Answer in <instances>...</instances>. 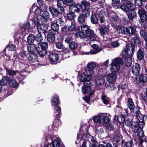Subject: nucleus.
<instances>
[{"mask_svg":"<svg viewBox=\"0 0 147 147\" xmlns=\"http://www.w3.org/2000/svg\"><path fill=\"white\" fill-rule=\"evenodd\" d=\"M122 59L120 57H117L112 59L110 65V70L112 72H115L119 71L120 67V65L123 63Z\"/></svg>","mask_w":147,"mask_h":147,"instance_id":"1","label":"nucleus"},{"mask_svg":"<svg viewBox=\"0 0 147 147\" xmlns=\"http://www.w3.org/2000/svg\"><path fill=\"white\" fill-rule=\"evenodd\" d=\"M94 73V71L92 70H91L89 69L85 70L84 74L82 75L80 79V80L81 82H84V85L86 84H91L90 80L92 78L91 76Z\"/></svg>","mask_w":147,"mask_h":147,"instance_id":"2","label":"nucleus"},{"mask_svg":"<svg viewBox=\"0 0 147 147\" xmlns=\"http://www.w3.org/2000/svg\"><path fill=\"white\" fill-rule=\"evenodd\" d=\"M135 45L133 44H127L126 45L125 48L122 51L123 55L132 56L134 53Z\"/></svg>","mask_w":147,"mask_h":147,"instance_id":"3","label":"nucleus"},{"mask_svg":"<svg viewBox=\"0 0 147 147\" xmlns=\"http://www.w3.org/2000/svg\"><path fill=\"white\" fill-rule=\"evenodd\" d=\"M58 33V32L54 30H49L47 34V39L50 42H53L55 39L56 36Z\"/></svg>","mask_w":147,"mask_h":147,"instance_id":"4","label":"nucleus"},{"mask_svg":"<svg viewBox=\"0 0 147 147\" xmlns=\"http://www.w3.org/2000/svg\"><path fill=\"white\" fill-rule=\"evenodd\" d=\"M83 84L84 86L82 88V92L83 94H89L90 96L93 95L94 93V91H91V88L90 87L91 84L89 85L86 84V85H84V82Z\"/></svg>","mask_w":147,"mask_h":147,"instance_id":"5","label":"nucleus"},{"mask_svg":"<svg viewBox=\"0 0 147 147\" xmlns=\"http://www.w3.org/2000/svg\"><path fill=\"white\" fill-rule=\"evenodd\" d=\"M79 7L82 9L90 10V5L89 2L86 1H83L81 2V4H78Z\"/></svg>","mask_w":147,"mask_h":147,"instance_id":"6","label":"nucleus"},{"mask_svg":"<svg viewBox=\"0 0 147 147\" xmlns=\"http://www.w3.org/2000/svg\"><path fill=\"white\" fill-rule=\"evenodd\" d=\"M81 29L82 31L85 32L86 34L92 35L94 33V31L90 29L87 24H83L81 25Z\"/></svg>","mask_w":147,"mask_h":147,"instance_id":"7","label":"nucleus"},{"mask_svg":"<svg viewBox=\"0 0 147 147\" xmlns=\"http://www.w3.org/2000/svg\"><path fill=\"white\" fill-rule=\"evenodd\" d=\"M134 5L132 3H125L122 7V10L125 12H128L132 9Z\"/></svg>","mask_w":147,"mask_h":147,"instance_id":"8","label":"nucleus"},{"mask_svg":"<svg viewBox=\"0 0 147 147\" xmlns=\"http://www.w3.org/2000/svg\"><path fill=\"white\" fill-rule=\"evenodd\" d=\"M127 105L132 113L134 112L136 110V108H138L137 107L135 106L134 102L131 98H128L127 102Z\"/></svg>","mask_w":147,"mask_h":147,"instance_id":"9","label":"nucleus"},{"mask_svg":"<svg viewBox=\"0 0 147 147\" xmlns=\"http://www.w3.org/2000/svg\"><path fill=\"white\" fill-rule=\"evenodd\" d=\"M141 66L139 63H136L134 65L132 68V71L133 74L135 75H138L140 73Z\"/></svg>","mask_w":147,"mask_h":147,"instance_id":"10","label":"nucleus"},{"mask_svg":"<svg viewBox=\"0 0 147 147\" xmlns=\"http://www.w3.org/2000/svg\"><path fill=\"white\" fill-rule=\"evenodd\" d=\"M39 32L42 33L45 35V33L48 32V27L47 25H43L40 24L37 27Z\"/></svg>","mask_w":147,"mask_h":147,"instance_id":"11","label":"nucleus"},{"mask_svg":"<svg viewBox=\"0 0 147 147\" xmlns=\"http://www.w3.org/2000/svg\"><path fill=\"white\" fill-rule=\"evenodd\" d=\"M49 11L53 16H57L59 14H61L63 12H61V11L59 8H55L52 7H50L49 8Z\"/></svg>","mask_w":147,"mask_h":147,"instance_id":"12","label":"nucleus"},{"mask_svg":"<svg viewBox=\"0 0 147 147\" xmlns=\"http://www.w3.org/2000/svg\"><path fill=\"white\" fill-rule=\"evenodd\" d=\"M138 13L142 21L144 22L147 20V15L144 9H139L138 11Z\"/></svg>","mask_w":147,"mask_h":147,"instance_id":"13","label":"nucleus"},{"mask_svg":"<svg viewBox=\"0 0 147 147\" xmlns=\"http://www.w3.org/2000/svg\"><path fill=\"white\" fill-rule=\"evenodd\" d=\"M117 78V74L116 73H111L108 74L107 80L110 83L115 81Z\"/></svg>","mask_w":147,"mask_h":147,"instance_id":"14","label":"nucleus"},{"mask_svg":"<svg viewBox=\"0 0 147 147\" xmlns=\"http://www.w3.org/2000/svg\"><path fill=\"white\" fill-rule=\"evenodd\" d=\"M109 25L107 26H103L98 28V30L102 36H103L105 34L107 33L109 31Z\"/></svg>","mask_w":147,"mask_h":147,"instance_id":"15","label":"nucleus"},{"mask_svg":"<svg viewBox=\"0 0 147 147\" xmlns=\"http://www.w3.org/2000/svg\"><path fill=\"white\" fill-rule=\"evenodd\" d=\"M104 78L101 76L98 77L95 80V83L97 86H100L103 84L105 82Z\"/></svg>","mask_w":147,"mask_h":147,"instance_id":"16","label":"nucleus"},{"mask_svg":"<svg viewBox=\"0 0 147 147\" xmlns=\"http://www.w3.org/2000/svg\"><path fill=\"white\" fill-rule=\"evenodd\" d=\"M11 80V78L7 76H5L0 81V84L4 86L7 84H9L10 81Z\"/></svg>","mask_w":147,"mask_h":147,"instance_id":"17","label":"nucleus"},{"mask_svg":"<svg viewBox=\"0 0 147 147\" xmlns=\"http://www.w3.org/2000/svg\"><path fill=\"white\" fill-rule=\"evenodd\" d=\"M124 56L125 57V64L126 67H129L131 66L132 63V59L131 57V56Z\"/></svg>","mask_w":147,"mask_h":147,"instance_id":"18","label":"nucleus"},{"mask_svg":"<svg viewBox=\"0 0 147 147\" xmlns=\"http://www.w3.org/2000/svg\"><path fill=\"white\" fill-rule=\"evenodd\" d=\"M78 6L76 5L74 3L69 6V10L71 11L74 13H78L80 11V9Z\"/></svg>","mask_w":147,"mask_h":147,"instance_id":"19","label":"nucleus"},{"mask_svg":"<svg viewBox=\"0 0 147 147\" xmlns=\"http://www.w3.org/2000/svg\"><path fill=\"white\" fill-rule=\"evenodd\" d=\"M144 49H139L137 52V59L140 61L142 60L144 57Z\"/></svg>","mask_w":147,"mask_h":147,"instance_id":"20","label":"nucleus"},{"mask_svg":"<svg viewBox=\"0 0 147 147\" xmlns=\"http://www.w3.org/2000/svg\"><path fill=\"white\" fill-rule=\"evenodd\" d=\"M128 18L130 20H132L136 16V11L133 9L128 11L127 13Z\"/></svg>","mask_w":147,"mask_h":147,"instance_id":"21","label":"nucleus"},{"mask_svg":"<svg viewBox=\"0 0 147 147\" xmlns=\"http://www.w3.org/2000/svg\"><path fill=\"white\" fill-rule=\"evenodd\" d=\"M93 49L90 51V53L92 54H95L99 52L100 51V49L98 45L94 44L92 46Z\"/></svg>","mask_w":147,"mask_h":147,"instance_id":"22","label":"nucleus"},{"mask_svg":"<svg viewBox=\"0 0 147 147\" xmlns=\"http://www.w3.org/2000/svg\"><path fill=\"white\" fill-rule=\"evenodd\" d=\"M58 59V55L55 53L51 54L49 56V59L51 62L55 63Z\"/></svg>","mask_w":147,"mask_h":147,"instance_id":"23","label":"nucleus"},{"mask_svg":"<svg viewBox=\"0 0 147 147\" xmlns=\"http://www.w3.org/2000/svg\"><path fill=\"white\" fill-rule=\"evenodd\" d=\"M133 113H134V116L139 121L142 120L143 116L140 113L138 108H136V110Z\"/></svg>","mask_w":147,"mask_h":147,"instance_id":"24","label":"nucleus"},{"mask_svg":"<svg viewBox=\"0 0 147 147\" xmlns=\"http://www.w3.org/2000/svg\"><path fill=\"white\" fill-rule=\"evenodd\" d=\"M136 27L135 26H129L126 27L127 34H134L135 32Z\"/></svg>","mask_w":147,"mask_h":147,"instance_id":"25","label":"nucleus"},{"mask_svg":"<svg viewBox=\"0 0 147 147\" xmlns=\"http://www.w3.org/2000/svg\"><path fill=\"white\" fill-rule=\"evenodd\" d=\"M101 122L105 124H107L109 122V119L107 115L103 114L100 115Z\"/></svg>","mask_w":147,"mask_h":147,"instance_id":"26","label":"nucleus"},{"mask_svg":"<svg viewBox=\"0 0 147 147\" xmlns=\"http://www.w3.org/2000/svg\"><path fill=\"white\" fill-rule=\"evenodd\" d=\"M64 2L61 0H57V5L58 8L61 11V12H63L64 11V8L63 7Z\"/></svg>","mask_w":147,"mask_h":147,"instance_id":"27","label":"nucleus"},{"mask_svg":"<svg viewBox=\"0 0 147 147\" xmlns=\"http://www.w3.org/2000/svg\"><path fill=\"white\" fill-rule=\"evenodd\" d=\"M37 47V44H29L27 46V48L29 52L30 53H33V52L34 51L35 49H36V48Z\"/></svg>","mask_w":147,"mask_h":147,"instance_id":"28","label":"nucleus"},{"mask_svg":"<svg viewBox=\"0 0 147 147\" xmlns=\"http://www.w3.org/2000/svg\"><path fill=\"white\" fill-rule=\"evenodd\" d=\"M51 25L52 30H54V31L58 32L59 29V25L55 20L51 22Z\"/></svg>","mask_w":147,"mask_h":147,"instance_id":"29","label":"nucleus"},{"mask_svg":"<svg viewBox=\"0 0 147 147\" xmlns=\"http://www.w3.org/2000/svg\"><path fill=\"white\" fill-rule=\"evenodd\" d=\"M37 46V47H39L42 50H46L48 47V44L46 42L38 43Z\"/></svg>","mask_w":147,"mask_h":147,"instance_id":"30","label":"nucleus"},{"mask_svg":"<svg viewBox=\"0 0 147 147\" xmlns=\"http://www.w3.org/2000/svg\"><path fill=\"white\" fill-rule=\"evenodd\" d=\"M37 56L34 53H30L29 54L28 58L29 60L32 62H34L36 60Z\"/></svg>","mask_w":147,"mask_h":147,"instance_id":"31","label":"nucleus"},{"mask_svg":"<svg viewBox=\"0 0 147 147\" xmlns=\"http://www.w3.org/2000/svg\"><path fill=\"white\" fill-rule=\"evenodd\" d=\"M36 51L39 56L41 57L45 56L47 52V50H42L39 47L36 48Z\"/></svg>","mask_w":147,"mask_h":147,"instance_id":"32","label":"nucleus"},{"mask_svg":"<svg viewBox=\"0 0 147 147\" xmlns=\"http://www.w3.org/2000/svg\"><path fill=\"white\" fill-rule=\"evenodd\" d=\"M86 18L81 13L78 17L77 20L79 24H83L85 22Z\"/></svg>","mask_w":147,"mask_h":147,"instance_id":"33","label":"nucleus"},{"mask_svg":"<svg viewBox=\"0 0 147 147\" xmlns=\"http://www.w3.org/2000/svg\"><path fill=\"white\" fill-rule=\"evenodd\" d=\"M139 81L142 83H145L147 82V75L146 74H141L139 76Z\"/></svg>","mask_w":147,"mask_h":147,"instance_id":"34","label":"nucleus"},{"mask_svg":"<svg viewBox=\"0 0 147 147\" xmlns=\"http://www.w3.org/2000/svg\"><path fill=\"white\" fill-rule=\"evenodd\" d=\"M138 123L134 122L132 125L131 127L132 131L134 133L137 132L139 129H141L138 125Z\"/></svg>","mask_w":147,"mask_h":147,"instance_id":"35","label":"nucleus"},{"mask_svg":"<svg viewBox=\"0 0 147 147\" xmlns=\"http://www.w3.org/2000/svg\"><path fill=\"white\" fill-rule=\"evenodd\" d=\"M117 30L119 33L124 34H127L126 28H125L123 26L119 27L117 29Z\"/></svg>","mask_w":147,"mask_h":147,"instance_id":"36","label":"nucleus"},{"mask_svg":"<svg viewBox=\"0 0 147 147\" xmlns=\"http://www.w3.org/2000/svg\"><path fill=\"white\" fill-rule=\"evenodd\" d=\"M68 23L69 24L68 26L70 31H76L77 30V28L74 23L70 21L68 22Z\"/></svg>","mask_w":147,"mask_h":147,"instance_id":"37","label":"nucleus"},{"mask_svg":"<svg viewBox=\"0 0 147 147\" xmlns=\"http://www.w3.org/2000/svg\"><path fill=\"white\" fill-rule=\"evenodd\" d=\"M63 34L67 35L70 33V30L68 26L65 25L61 28Z\"/></svg>","mask_w":147,"mask_h":147,"instance_id":"38","label":"nucleus"},{"mask_svg":"<svg viewBox=\"0 0 147 147\" xmlns=\"http://www.w3.org/2000/svg\"><path fill=\"white\" fill-rule=\"evenodd\" d=\"M6 70L7 74L11 76L15 75L18 72V71H17L13 70L8 68L6 69Z\"/></svg>","mask_w":147,"mask_h":147,"instance_id":"39","label":"nucleus"},{"mask_svg":"<svg viewBox=\"0 0 147 147\" xmlns=\"http://www.w3.org/2000/svg\"><path fill=\"white\" fill-rule=\"evenodd\" d=\"M35 40V37L32 34H30L28 36L27 38V41L28 43H32L34 42Z\"/></svg>","mask_w":147,"mask_h":147,"instance_id":"40","label":"nucleus"},{"mask_svg":"<svg viewBox=\"0 0 147 147\" xmlns=\"http://www.w3.org/2000/svg\"><path fill=\"white\" fill-rule=\"evenodd\" d=\"M91 140L92 143V146L90 145V147H98V143L95 137L91 136Z\"/></svg>","mask_w":147,"mask_h":147,"instance_id":"41","label":"nucleus"},{"mask_svg":"<svg viewBox=\"0 0 147 147\" xmlns=\"http://www.w3.org/2000/svg\"><path fill=\"white\" fill-rule=\"evenodd\" d=\"M43 18L45 20V22L46 23L48 19L50 17L49 13L47 11H45L43 13L42 15Z\"/></svg>","mask_w":147,"mask_h":147,"instance_id":"42","label":"nucleus"},{"mask_svg":"<svg viewBox=\"0 0 147 147\" xmlns=\"http://www.w3.org/2000/svg\"><path fill=\"white\" fill-rule=\"evenodd\" d=\"M9 84L11 87L15 88L18 85V84L15 79L11 78V80L10 81Z\"/></svg>","mask_w":147,"mask_h":147,"instance_id":"43","label":"nucleus"},{"mask_svg":"<svg viewBox=\"0 0 147 147\" xmlns=\"http://www.w3.org/2000/svg\"><path fill=\"white\" fill-rule=\"evenodd\" d=\"M91 21L94 24H97L98 22V20L96 15L92 14L91 17Z\"/></svg>","mask_w":147,"mask_h":147,"instance_id":"44","label":"nucleus"},{"mask_svg":"<svg viewBox=\"0 0 147 147\" xmlns=\"http://www.w3.org/2000/svg\"><path fill=\"white\" fill-rule=\"evenodd\" d=\"M131 42V44H134L135 45H137L140 43V40L137 37L135 36L132 38Z\"/></svg>","mask_w":147,"mask_h":147,"instance_id":"45","label":"nucleus"},{"mask_svg":"<svg viewBox=\"0 0 147 147\" xmlns=\"http://www.w3.org/2000/svg\"><path fill=\"white\" fill-rule=\"evenodd\" d=\"M90 10L82 9V14L86 18L88 17L90 15Z\"/></svg>","mask_w":147,"mask_h":147,"instance_id":"46","label":"nucleus"},{"mask_svg":"<svg viewBox=\"0 0 147 147\" xmlns=\"http://www.w3.org/2000/svg\"><path fill=\"white\" fill-rule=\"evenodd\" d=\"M140 34L144 39L145 40H147V32L144 30H141L140 31Z\"/></svg>","mask_w":147,"mask_h":147,"instance_id":"47","label":"nucleus"},{"mask_svg":"<svg viewBox=\"0 0 147 147\" xmlns=\"http://www.w3.org/2000/svg\"><path fill=\"white\" fill-rule=\"evenodd\" d=\"M101 98L104 104L107 105L109 103V99L105 95H103L101 96Z\"/></svg>","mask_w":147,"mask_h":147,"instance_id":"48","label":"nucleus"},{"mask_svg":"<svg viewBox=\"0 0 147 147\" xmlns=\"http://www.w3.org/2000/svg\"><path fill=\"white\" fill-rule=\"evenodd\" d=\"M78 44L75 42L72 41L69 44V47L71 49H75L77 47Z\"/></svg>","mask_w":147,"mask_h":147,"instance_id":"49","label":"nucleus"},{"mask_svg":"<svg viewBox=\"0 0 147 147\" xmlns=\"http://www.w3.org/2000/svg\"><path fill=\"white\" fill-rule=\"evenodd\" d=\"M59 98L58 96H55L54 98H53L52 100V102L53 104L54 105H56L59 103Z\"/></svg>","mask_w":147,"mask_h":147,"instance_id":"50","label":"nucleus"},{"mask_svg":"<svg viewBox=\"0 0 147 147\" xmlns=\"http://www.w3.org/2000/svg\"><path fill=\"white\" fill-rule=\"evenodd\" d=\"M67 18L69 20H72L76 17L75 14L73 12H71L67 14Z\"/></svg>","mask_w":147,"mask_h":147,"instance_id":"51","label":"nucleus"},{"mask_svg":"<svg viewBox=\"0 0 147 147\" xmlns=\"http://www.w3.org/2000/svg\"><path fill=\"white\" fill-rule=\"evenodd\" d=\"M94 121L96 123H100L101 122V119H100V115L94 116L93 118Z\"/></svg>","mask_w":147,"mask_h":147,"instance_id":"52","label":"nucleus"},{"mask_svg":"<svg viewBox=\"0 0 147 147\" xmlns=\"http://www.w3.org/2000/svg\"><path fill=\"white\" fill-rule=\"evenodd\" d=\"M40 33L39 32L35 37L36 40L38 42H41L43 40L42 36Z\"/></svg>","mask_w":147,"mask_h":147,"instance_id":"53","label":"nucleus"},{"mask_svg":"<svg viewBox=\"0 0 147 147\" xmlns=\"http://www.w3.org/2000/svg\"><path fill=\"white\" fill-rule=\"evenodd\" d=\"M56 47L58 49H62L64 48V46L61 42H57L55 44Z\"/></svg>","mask_w":147,"mask_h":147,"instance_id":"54","label":"nucleus"},{"mask_svg":"<svg viewBox=\"0 0 147 147\" xmlns=\"http://www.w3.org/2000/svg\"><path fill=\"white\" fill-rule=\"evenodd\" d=\"M96 66V63L94 62H91L88 63L87 65L88 69H91L93 70Z\"/></svg>","mask_w":147,"mask_h":147,"instance_id":"55","label":"nucleus"},{"mask_svg":"<svg viewBox=\"0 0 147 147\" xmlns=\"http://www.w3.org/2000/svg\"><path fill=\"white\" fill-rule=\"evenodd\" d=\"M33 20L35 25L37 27L38 25H39L40 24L39 22V20L37 16L34 17L33 18Z\"/></svg>","mask_w":147,"mask_h":147,"instance_id":"56","label":"nucleus"},{"mask_svg":"<svg viewBox=\"0 0 147 147\" xmlns=\"http://www.w3.org/2000/svg\"><path fill=\"white\" fill-rule=\"evenodd\" d=\"M124 122H125V125L129 127H131L133 123L131 119H127Z\"/></svg>","mask_w":147,"mask_h":147,"instance_id":"57","label":"nucleus"},{"mask_svg":"<svg viewBox=\"0 0 147 147\" xmlns=\"http://www.w3.org/2000/svg\"><path fill=\"white\" fill-rule=\"evenodd\" d=\"M136 133H137V136L140 138H142L144 136V134L142 129H139V130Z\"/></svg>","mask_w":147,"mask_h":147,"instance_id":"58","label":"nucleus"},{"mask_svg":"<svg viewBox=\"0 0 147 147\" xmlns=\"http://www.w3.org/2000/svg\"><path fill=\"white\" fill-rule=\"evenodd\" d=\"M117 119L119 122L121 123L123 122L125 120V116L123 115H121Z\"/></svg>","mask_w":147,"mask_h":147,"instance_id":"59","label":"nucleus"},{"mask_svg":"<svg viewBox=\"0 0 147 147\" xmlns=\"http://www.w3.org/2000/svg\"><path fill=\"white\" fill-rule=\"evenodd\" d=\"M86 34L82 31H80L78 33V36L81 39H85L87 35Z\"/></svg>","mask_w":147,"mask_h":147,"instance_id":"60","label":"nucleus"},{"mask_svg":"<svg viewBox=\"0 0 147 147\" xmlns=\"http://www.w3.org/2000/svg\"><path fill=\"white\" fill-rule=\"evenodd\" d=\"M30 23L28 21L25 22L23 24V28L24 29L28 30L30 28Z\"/></svg>","mask_w":147,"mask_h":147,"instance_id":"61","label":"nucleus"},{"mask_svg":"<svg viewBox=\"0 0 147 147\" xmlns=\"http://www.w3.org/2000/svg\"><path fill=\"white\" fill-rule=\"evenodd\" d=\"M53 143L54 147H60L61 146L60 142L57 140H54Z\"/></svg>","mask_w":147,"mask_h":147,"instance_id":"62","label":"nucleus"},{"mask_svg":"<svg viewBox=\"0 0 147 147\" xmlns=\"http://www.w3.org/2000/svg\"><path fill=\"white\" fill-rule=\"evenodd\" d=\"M111 45L113 47H119V40H116L114 41H112L111 42Z\"/></svg>","mask_w":147,"mask_h":147,"instance_id":"63","label":"nucleus"},{"mask_svg":"<svg viewBox=\"0 0 147 147\" xmlns=\"http://www.w3.org/2000/svg\"><path fill=\"white\" fill-rule=\"evenodd\" d=\"M56 22L59 25L60 24L61 26H62L64 24V22L63 20L61 18H59L56 20H55Z\"/></svg>","mask_w":147,"mask_h":147,"instance_id":"64","label":"nucleus"}]
</instances>
